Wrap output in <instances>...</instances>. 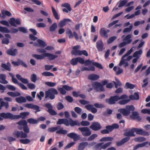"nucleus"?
<instances>
[{"instance_id": "1", "label": "nucleus", "mask_w": 150, "mask_h": 150, "mask_svg": "<svg viewBox=\"0 0 150 150\" xmlns=\"http://www.w3.org/2000/svg\"><path fill=\"white\" fill-rule=\"evenodd\" d=\"M4 119H9L11 120L17 119L20 118V116L19 115H16L9 113L3 112L0 114V121Z\"/></svg>"}, {"instance_id": "2", "label": "nucleus", "mask_w": 150, "mask_h": 150, "mask_svg": "<svg viewBox=\"0 0 150 150\" xmlns=\"http://www.w3.org/2000/svg\"><path fill=\"white\" fill-rule=\"evenodd\" d=\"M58 94V92L56 89L54 88H50L45 92V98H49L51 100H53L55 97V95Z\"/></svg>"}, {"instance_id": "3", "label": "nucleus", "mask_w": 150, "mask_h": 150, "mask_svg": "<svg viewBox=\"0 0 150 150\" xmlns=\"http://www.w3.org/2000/svg\"><path fill=\"white\" fill-rule=\"evenodd\" d=\"M135 108L133 105H127L126 108H121L118 109V112L122 114L124 116H128L130 113V111H133Z\"/></svg>"}, {"instance_id": "4", "label": "nucleus", "mask_w": 150, "mask_h": 150, "mask_svg": "<svg viewBox=\"0 0 150 150\" xmlns=\"http://www.w3.org/2000/svg\"><path fill=\"white\" fill-rule=\"evenodd\" d=\"M56 133L58 134H66L67 132L66 130L63 129V128L60 127V126H57L55 127H51L48 129V131L50 132H54L56 131Z\"/></svg>"}, {"instance_id": "5", "label": "nucleus", "mask_w": 150, "mask_h": 150, "mask_svg": "<svg viewBox=\"0 0 150 150\" xmlns=\"http://www.w3.org/2000/svg\"><path fill=\"white\" fill-rule=\"evenodd\" d=\"M112 143L111 142H109L103 144V143L101 142L95 145L93 148L94 150H101L102 149H105Z\"/></svg>"}, {"instance_id": "6", "label": "nucleus", "mask_w": 150, "mask_h": 150, "mask_svg": "<svg viewBox=\"0 0 150 150\" xmlns=\"http://www.w3.org/2000/svg\"><path fill=\"white\" fill-rule=\"evenodd\" d=\"M78 129L81 132V134L84 137H88L92 134L91 130L87 127H79Z\"/></svg>"}, {"instance_id": "7", "label": "nucleus", "mask_w": 150, "mask_h": 150, "mask_svg": "<svg viewBox=\"0 0 150 150\" xmlns=\"http://www.w3.org/2000/svg\"><path fill=\"white\" fill-rule=\"evenodd\" d=\"M125 57L123 56L121 58V60L119 63V65L120 66H121L122 65L124 64V67H125L128 66L129 65V63L127 62H126V61H129L130 60L132 59V57L131 56H129L127 57L126 59H125Z\"/></svg>"}, {"instance_id": "8", "label": "nucleus", "mask_w": 150, "mask_h": 150, "mask_svg": "<svg viewBox=\"0 0 150 150\" xmlns=\"http://www.w3.org/2000/svg\"><path fill=\"white\" fill-rule=\"evenodd\" d=\"M119 100V96H112L106 100V102L110 105L114 104L116 102Z\"/></svg>"}, {"instance_id": "9", "label": "nucleus", "mask_w": 150, "mask_h": 150, "mask_svg": "<svg viewBox=\"0 0 150 150\" xmlns=\"http://www.w3.org/2000/svg\"><path fill=\"white\" fill-rule=\"evenodd\" d=\"M92 86L96 91H103L104 89L102 85L98 82H95L92 84Z\"/></svg>"}, {"instance_id": "10", "label": "nucleus", "mask_w": 150, "mask_h": 150, "mask_svg": "<svg viewBox=\"0 0 150 150\" xmlns=\"http://www.w3.org/2000/svg\"><path fill=\"white\" fill-rule=\"evenodd\" d=\"M78 62L81 64H83L84 59L81 57H78L72 59L70 62L71 64L73 65H76Z\"/></svg>"}, {"instance_id": "11", "label": "nucleus", "mask_w": 150, "mask_h": 150, "mask_svg": "<svg viewBox=\"0 0 150 150\" xmlns=\"http://www.w3.org/2000/svg\"><path fill=\"white\" fill-rule=\"evenodd\" d=\"M13 134L17 138L20 137L25 138L27 137V134L22 131H19L17 130H15L13 132Z\"/></svg>"}, {"instance_id": "12", "label": "nucleus", "mask_w": 150, "mask_h": 150, "mask_svg": "<svg viewBox=\"0 0 150 150\" xmlns=\"http://www.w3.org/2000/svg\"><path fill=\"white\" fill-rule=\"evenodd\" d=\"M25 107L29 108H31L36 110L35 113H36L40 111V108L38 105H34L32 103H26L25 105Z\"/></svg>"}, {"instance_id": "13", "label": "nucleus", "mask_w": 150, "mask_h": 150, "mask_svg": "<svg viewBox=\"0 0 150 150\" xmlns=\"http://www.w3.org/2000/svg\"><path fill=\"white\" fill-rule=\"evenodd\" d=\"M89 127L91 129L95 131H98L102 128L100 123L97 122H93Z\"/></svg>"}, {"instance_id": "14", "label": "nucleus", "mask_w": 150, "mask_h": 150, "mask_svg": "<svg viewBox=\"0 0 150 150\" xmlns=\"http://www.w3.org/2000/svg\"><path fill=\"white\" fill-rule=\"evenodd\" d=\"M9 23L11 25L15 27H16L17 25L15 24L20 25L21 24V20L19 18H17L16 19L14 18H13L10 19Z\"/></svg>"}, {"instance_id": "15", "label": "nucleus", "mask_w": 150, "mask_h": 150, "mask_svg": "<svg viewBox=\"0 0 150 150\" xmlns=\"http://www.w3.org/2000/svg\"><path fill=\"white\" fill-rule=\"evenodd\" d=\"M135 132L136 134L148 136L149 135V133L143 130L142 129H138L134 128Z\"/></svg>"}, {"instance_id": "16", "label": "nucleus", "mask_w": 150, "mask_h": 150, "mask_svg": "<svg viewBox=\"0 0 150 150\" xmlns=\"http://www.w3.org/2000/svg\"><path fill=\"white\" fill-rule=\"evenodd\" d=\"M80 46L79 45L75 46L73 47V50L71 51V53L72 54L75 55H80V51L79 50L80 49Z\"/></svg>"}, {"instance_id": "17", "label": "nucleus", "mask_w": 150, "mask_h": 150, "mask_svg": "<svg viewBox=\"0 0 150 150\" xmlns=\"http://www.w3.org/2000/svg\"><path fill=\"white\" fill-rule=\"evenodd\" d=\"M7 54L12 56H16L18 53L17 50L11 48L8 49L6 52Z\"/></svg>"}, {"instance_id": "18", "label": "nucleus", "mask_w": 150, "mask_h": 150, "mask_svg": "<svg viewBox=\"0 0 150 150\" xmlns=\"http://www.w3.org/2000/svg\"><path fill=\"white\" fill-rule=\"evenodd\" d=\"M64 124L67 126L69 125L68 120L67 119H59L57 122V124L58 125Z\"/></svg>"}, {"instance_id": "19", "label": "nucleus", "mask_w": 150, "mask_h": 150, "mask_svg": "<svg viewBox=\"0 0 150 150\" xmlns=\"http://www.w3.org/2000/svg\"><path fill=\"white\" fill-rule=\"evenodd\" d=\"M67 137L73 139L74 141H77L80 138L79 135H77V134L72 132L67 134Z\"/></svg>"}, {"instance_id": "20", "label": "nucleus", "mask_w": 150, "mask_h": 150, "mask_svg": "<svg viewBox=\"0 0 150 150\" xmlns=\"http://www.w3.org/2000/svg\"><path fill=\"white\" fill-rule=\"evenodd\" d=\"M104 44L102 40L98 41L96 42V47L98 51H101L103 48Z\"/></svg>"}, {"instance_id": "21", "label": "nucleus", "mask_w": 150, "mask_h": 150, "mask_svg": "<svg viewBox=\"0 0 150 150\" xmlns=\"http://www.w3.org/2000/svg\"><path fill=\"white\" fill-rule=\"evenodd\" d=\"M109 32V30L106 31L104 28H102L100 31V34L101 36L105 38H107L108 37L107 33Z\"/></svg>"}, {"instance_id": "22", "label": "nucleus", "mask_w": 150, "mask_h": 150, "mask_svg": "<svg viewBox=\"0 0 150 150\" xmlns=\"http://www.w3.org/2000/svg\"><path fill=\"white\" fill-rule=\"evenodd\" d=\"M44 55L45 56V57H48V59L50 60H54L58 57L57 55H54L49 53H45L44 54Z\"/></svg>"}, {"instance_id": "23", "label": "nucleus", "mask_w": 150, "mask_h": 150, "mask_svg": "<svg viewBox=\"0 0 150 150\" xmlns=\"http://www.w3.org/2000/svg\"><path fill=\"white\" fill-rule=\"evenodd\" d=\"M131 118L133 119H137L139 120H141V118L139 116L138 113L136 112H133L132 113V115H130Z\"/></svg>"}, {"instance_id": "24", "label": "nucleus", "mask_w": 150, "mask_h": 150, "mask_svg": "<svg viewBox=\"0 0 150 150\" xmlns=\"http://www.w3.org/2000/svg\"><path fill=\"white\" fill-rule=\"evenodd\" d=\"M71 21V20L69 19H64L60 22L58 24V26L59 27H62L66 25L67 22H70Z\"/></svg>"}, {"instance_id": "25", "label": "nucleus", "mask_w": 150, "mask_h": 150, "mask_svg": "<svg viewBox=\"0 0 150 150\" xmlns=\"http://www.w3.org/2000/svg\"><path fill=\"white\" fill-rule=\"evenodd\" d=\"M134 128H132L129 131L126 132L124 134V135L125 136L134 137L135 134L134 133L135 132Z\"/></svg>"}, {"instance_id": "26", "label": "nucleus", "mask_w": 150, "mask_h": 150, "mask_svg": "<svg viewBox=\"0 0 150 150\" xmlns=\"http://www.w3.org/2000/svg\"><path fill=\"white\" fill-rule=\"evenodd\" d=\"M88 145V144L87 142L81 143L78 146V150H83Z\"/></svg>"}, {"instance_id": "27", "label": "nucleus", "mask_w": 150, "mask_h": 150, "mask_svg": "<svg viewBox=\"0 0 150 150\" xmlns=\"http://www.w3.org/2000/svg\"><path fill=\"white\" fill-rule=\"evenodd\" d=\"M69 125L71 126H74L75 125L79 126L80 123L78 120L73 121L70 118L68 120Z\"/></svg>"}, {"instance_id": "28", "label": "nucleus", "mask_w": 150, "mask_h": 150, "mask_svg": "<svg viewBox=\"0 0 150 150\" xmlns=\"http://www.w3.org/2000/svg\"><path fill=\"white\" fill-rule=\"evenodd\" d=\"M6 78L5 75L3 74H0V83L4 84H7L8 82L6 80Z\"/></svg>"}, {"instance_id": "29", "label": "nucleus", "mask_w": 150, "mask_h": 150, "mask_svg": "<svg viewBox=\"0 0 150 150\" xmlns=\"http://www.w3.org/2000/svg\"><path fill=\"white\" fill-rule=\"evenodd\" d=\"M130 139V137H127L122 139L120 142H116L117 145L118 146H120L125 142L128 141Z\"/></svg>"}, {"instance_id": "30", "label": "nucleus", "mask_w": 150, "mask_h": 150, "mask_svg": "<svg viewBox=\"0 0 150 150\" xmlns=\"http://www.w3.org/2000/svg\"><path fill=\"white\" fill-rule=\"evenodd\" d=\"M1 13L2 15L1 16V18H5L6 16L9 17L11 15V13L10 12L8 11L4 10L2 11Z\"/></svg>"}, {"instance_id": "31", "label": "nucleus", "mask_w": 150, "mask_h": 150, "mask_svg": "<svg viewBox=\"0 0 150 150\" xmlns=\"http://www.w3.org/2000/svg\"><path fill=\"white\" fill-rule=\"evenodd\" d=\"M16 100L17 102L19 103H25L26 102V99L23 96L16 98Z\"/></svg>"}, {"instance_id": "32", "label": "nucleus", "mask_w": 150, "mask_h": 150, "mask_svg": "<svg viewBox=\"0 0 150 150\" xmlns=\"http://www.w3.org/2000/svg\"><path fill=\"white\" fill-rule=\"evenodd\" d=\"M131 35L130 34H128L123 39V40L126 41L125 42L127 44H128L131 42L132 41V39H131Z\"/></svg>"}, {"instance_id": "33", "label": "nucleus", "mask_w": 150, "mask_h": 150, "mask_svg": "<svg viewBox=\"0 0 150 150\" xmlns=\"http://www.w3.org/2000/svg\"><path fill=\"white\" fill-rule=\"evenodd\" d=\"M99 76L95 74H91L88 76V78L89 79L92 80H96L99 78Z\"/></svg>"}, {"instance_id": "34", "label": "nucleus", "mask_w": 150, "mask_h": 150, "mask_svg": "<svg viewBox=\"0 0 150 150\" xmlns=\"http://www.w3.org/2000/svg\"><path fill=\"white\" fill-rule=\"evenodd\" d=\"M129 98L131 100H138L139 98V96L138 93L136 92L134 93V95L130 96Z\"/></svg>"}, {"instance_id": "35", "label": "nucleus", "mask_w": 150, "mask_h": 150, "mask_svg": "<svg viewBox=\"0 0 150 150\" xmlns=\"http://www.w3.org/2000/svg\"><path fill=\"white\" fill-rule=\"evenodd\" d=\"M32 56L38 60L43 59L45 58L44 54L41 55L33 54L32 55Z\"/></svg>"}, {"instance_id": "36", "label": "nucleus", "mask_w": 150, "mask_h": 150, "mask_svg": "<svg viewBox=\"0 0 150 150\" xmlns=\"http://www.w3.org/2000/svg\"><path fill=\"white\" fill-rule=\"evenodd\" d=\"M149 143L148 142H143L142 144H137L134 147V150H135L137 149L139 147H142L148 144H149Z\"/></svg>"}, {"instance_id": "37", "label": "nucleus", "mask_w": 150, "mask_h": 150, "mask_svg": "<svg viewBox=\"0 0 150 150\" xmlns=\"http://www.w3.org/2000/svg\"><path fill=\"white\" fill-rule=\"evenodd\" d=\"M57 27V24L56 23H53L50 27V30L51 32L54 31Z\"/></svg>"}, {"instance_id": "38", "label": "nucleus", "mask_w": 150, "mask_h": 150, "mask_svg": "<svg viewBox=\"0 0 150 150\" xmlns=\"http://www.w3.org/2000/svg\"><path fill=\"white\" fill-rule=\"evenodd\" d=\"M52 8L53 16L57 20H59V18L57 11L53 7H52Z\"/></svg>"}, {"instance_id": "39", "label": "nucleus", "mask_w": 150, "mask_h": 150, "mask_svg": "<svg viewBox=\"0 0 150 150\" xmlns=\"http://www.w3.org/2000/svg\"><path fill=\"white\" fill-rule=\"evenodd\" d=\"M136 87V85L132 84L127 82L125 85V88L127 89L129 88L132 89Z\"/></svg>"}, {"instance_id": "40", "label": "nucleus", "mask_w": 150, "mask_h": 150, "mask_svg": "<svg viewBox=\"0 0 150 150\" xmlns=\"http://www.w3.org/2000/svg\"><path fill=\"white\" fill-rule=\"evenodd\" d=\"M27 122L30 124H36L39 122L38 120L30 118L27 119Z\"/></svg>"}, {"instance_id": "41", "label": "nucleus", "mask_w": 150, "mask_h": 150, "mask_svg": "<svg viewBox=\"0 0 150 150\" xmlns=\"http://www.w3.org/2000/svg\"><path fill=\"white\" fill-rule=\"evenodd\" d=\"M37 41L39 44V46L40 47H44L47 46V44L45 42L42 40L38 39Z\"/></svg>"}, {"instance_id": "42", "label": "nucleus", "mask_w": 150, "mask_h": 150, "mask_svg": "<svg viewBox=\"0 0 150 150\" xmlns=\"http://www.w3.org/2000/svg\"><path fill=\"white\" fill-rule=\"evenodd\" d=\"M142 53V49L140 50L139 51L135 52L133 54V57H140V56Z\"/></svg>"}, {"instance_id": "43", "label": "nucleus", "mask_w": 150, "mask_h": 150, "mask_svg": "<svg viewBox=\"0 0 150 150\" xmlns=\"http://www.w3.org/2000/svg\"><path fill=\"white\" fill-rule=\"evenodd\" d=\"M115 79L116 82L115 81L113 82L115 85V88H117L118 86H121L122 84L120 81L117 78L115 77Z\"/></svg>"}, {"instance_id": "44", "label": "nucleus", "mask_w": 150, "mask_h": 150, "mask_svg": "<svg viewBox=\"0 0 150 150\" xmlns=\"http://www.w3.org/2000/svg\"><path fill=\"white\" fill-rule=\"evenodd\" d=\"M0 31L5 33H8L10 32L8 29L6 27H3L0 26Z\"/></svg>"}, {"instance_id": "45", "label": "nucleus", "mask_w": 150, "mask_h": 150, "mask_svg": "<svg viewBox=\"0 0 150 150\" xmlns=\"http://www.w3.org/2000/svg\"><path fill=\"white\" fill-rule=\"evenodd\" d=\"M95 70V67H92L89 68H88L85 67H83L81 68V71H94Z\"/></svg>"}, {"instance_id": "46", "label": "nucleus", "mask_w": 150, "mask_h": 150, "mask_svg": "<svg viewBox=\"0 0 150 150\" xmlns=\"http://www.w3.org/2000/svg\"><path fill=\"white\" fill-rule=\"evenodd\" d=\"M98 135L97 134H92L88 138L87 140L88 141H91L95 139L97 137Z\"/></svg>"}, {"instance_id": "47", "label": "nucleus", "mask_w": 150, "mask_h": 150, "mask_svg": "<svg viewBox=\"0 0 150 150\" xmlns=\"http://www.w3.org/2000/svg\"><path fill=\"white\" fill-rule=\"evenodd\" d=\"M66 33L67 34L70 38H73L74 35L71 30L69 28L67 29Z\"/></svg>"}, {"instance_id": "48", "label": "nucleus", "mask_w": 150, "mask_h": 150, "mask_svg": "<svg viewBox=\"0 0 150 150\" xmlns=\"http://www.w3.org/2000/svg\"><path fill=\"white\" fill-rule=\"evenodd\" d=\"M61 6L62 7H65L68 9L69 11H71L72 9L71 7L70 4L67 3H63L61 4Z\"/></svg>"}, {"instance_id": "49", "label": "nucleus", "mask_w": 150, "mask_h": 150, "mask_svg": "<svg viewBox=\"0 0 150 150\" xmlns=\"http://www.w3.org/2000/svg\"><path fill=\"white\" fill-rule=\"evenodd\" d=\"M42 74L43 76H54V74L53 73L48 71L44 72Z\"/></svg>"}, {"instance_id": "50", "label": "nucleus", "mask_w": 150, "mask_h": 150, "mask_svg": "<svg viewBox=\"0 0 150 150\" xmlns=\"http://www.w3.org/2000/svg\"><path fill=\"white\" fill-rule=\"evenodd\" d=\"M16 124L21 126H25L27 125V122L25 120H22L17 122Z\"/></svg>"}, {"instance_id": "51", "label": "nucleus", "mask_w": 150, "mask_h": 150, "mask_svg": "<svg viewBox=\"0 0 150 150\" xmlns=\"http://www.w3.org/2000/svg\"><path fill=\"white\" fill-rule=\"evenodd\" d=\"M1 66L2 68H4L6 70L9 71H10L11 70V68H10L6 64L2 63Z\"/></svg>"}, {"instance_id": "52", "label": "nucleus", "mask_w": 150, "mask_h": 150, "mask_svg": "<svg viewBox=\"0 0 150 150\" xmlns=\"http://www.w3.org/2000/svg\"><path fill=\"white\" fill-rule=\"evenodd\" d=\"M146 139L144 137H139L134 139V140L135 142H142L145 141Z\"/></svg>"}, {"instance_id": "53", "label": "nucleus", "mask_w": 150, "mask_h": 150, "mask_svg": "<svg viewBox=\"0 0 150 150\" xmlns=\"http://www.w3.org/2000/svg\"><path fill=\"white\" fill-rule=\"evenodd\" d=\"M20 142L22 144H26L30 143V141L28 139H21L20 140Z\"/></svg>"}, {"instance_id": "54", "label": "nucleus", "mask_w": 150, "mask_h": 150, "mask_svg": "<svg viewBox=\"0 0 150 150\" xmlns=\"http://www.w3.org/2000/svg\"><path fill=\"white\" fill-rule=\"evenodd\" d=\"M133 27L132 25H131L129 28H127L124 29L123 30V33L130 32L131 31Z\"/></svg>"}, {"instance_id": "55", "label": "nucleus", "mask_w": 150, "mask_h": 150, "mask_svg": "<svg viewBox=\"0 0 150 150\" xmlns=\"http://www.w3.org/2000/svg\"><path fill=\"white\" fill-rule=\"evenodd\" d=\"M45 84L49 87H52L55 86L57 84L55 82H46L45 83Z\"/></svg>"}, {"instance_id": "56", "label": "nucleus", "mask_w": 150, "mask_h": 150, "mask_svg": "<svg viewBox=\"0 0 150 150\" xmlns=\"http://www.w3.org/2000/svg\"><path fill=\"white\" fill-rule=\"evenodd\" d=\"M134 47H132L130 50H128L127 52L124 55H123L124 57H128V56L131 53L133 52L134 49Z\"/></svg>"}, {"instance_id": "57", "label": "nucleus", "mask_w": 150, "mask_h": 150, "mask_svg": "<svg viewBox=\"0 0 150 150\" xmlns=\"http://www.w3.org/2000/svg\"><path fill=\"white\" fill-rule=\"evenodd\" d=\"M130 100L129 99L123 100L119 101V103L120 105H124L128 103Z\"/></svg>"}, {"instance_id": "58", "label": "nucleus", "mask_w": 150, "mask_h": 150, "mask_svg": "<svg viewBox=\"0 0 150 150\" xmlns=\"http://www.w3.org/2000/svg\"><path fill=\"white\" fill-rule=\"evenodd\" d=\"M127 2L128 1L126 0L120 1L118 7L120 8L124 6L127 3Z\"/></svg>"}, {"instance_id": "59", "label": "nucleus", "mask_w": 150, "mask_h": 150, "mask_svg": "<svg viewBox=\"0 0 150 150\" xmlns=\"http://www.w3.org/2000/svg\"><path fill=\"white\" fill-rule=\"evenodd\" d=\"M58 90L62 94L65 95L67 93L65 89L63 87L62 88H58Z\"/></svg>"}, {"instance_id": "60", "label": "nucleus", "mask_w": 150, "mask_h": 150, "mask_svg": "<svg viewBox=\"0 0 150 150\" xmlns=\"http://www.w3.org/2000/svg\"><path fill=\"white\" fill-rule=\"evenodd\" d=\"M116 38H117L116 36H113V37H112L110 38L108 40L107 43L108 44H110V43H111L114 41Z\"/></svg>"}, {"instance_id": "61", "label": "nucleus", "mask_w": 150, "mask_h": 150, "mask_svg": "<svg viewBox=\"0 0 150 150\" xmlns=\"http://www.w3.org/2000/svg\"><path fill=\"white\" fill-rule=\"evenodd\" d=\"M1 104L3 107L4 106L6 109H7L9 107L8 103L7 102H5L4 101H2L1 103Z\"/></svg>"}, {"instance_id": "62", "label": "nucleus", "mask_w": 150, "mask_h": 150, "mask_svg": "<svg viewBox=\"0 0 150 150\" xmlns=\"http://www.w3.org/2000/svg\"><path fill=\"white\" fill-rule=\"evenodd\" d=\"M81 124L83 126H88L90 125V123L88 121H82L81 122Z\"/></svg>"}, {"instance_id": "63", "label": "nucleus", "mask_w": 150, "mask_h": 150, "mask_svg": "<svg viewBox=\"0 0 150 150\" xmlns=\"http://www.w3.org/2000/svg\"><path fill=\"white\" fill-rule=\"evenodd\" d=\"M23 130L25 132L24 133H26L27 134L30 132V129L27 125L23 127Z\"/></svg>"}, {"instance_id": "64", "label": "nucleus", "mask_w": 150, "mask_h": 150, "mask_svg": "<svg viewBox=\"0 0 150 150\" xmlns=\"http://www.w3.org/2000/svg\"><path fill=\"white\" fill-rule=\"evenodd\" d=\"M64 105L61 103L59 102L57 105V108L58 110H61L64 108Z\"/></svg>"}]
</instances>
